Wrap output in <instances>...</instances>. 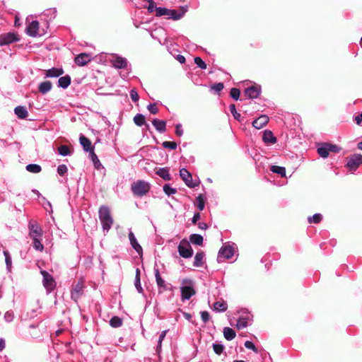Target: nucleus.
I'll return each instance as SVG.
<instances>
[{"instance_id": "1a4fd4ad", "label": "nucleus", "mask_w": 362, "mask_h": 362, "mask_svg": "<svg viewBox=\"0 0 362 362\" xmlns=\"http://www.w3.org/2000/svg\"><path fill=\"white\" fill-rule=\"evenodd\" d=\"M110 62L117 69H127L128 66L127 59L117 54H112L111 55Z\"/></svg>"}, {"instance_id": "774afa93", "label": "nucleus", "mask_w": 362, "mask_h": 362, "mask_svg": "<svg viewBox=\"0 0 362 362\" xmlns=\"http://www.w3.org/2000/svg\"><path fill=\"white\" fill-rule=\"evenodd\" d=\"M202 320L206 323L210 320V315L207 311H202L201 313Z\"/></svg>"}, {"instance_id": "e2e57ef3", "label": "nucleus", "mask_w": 362, "mask_h": 362, "mask_svg": "<svg viewBox=\"0 0 362 362\" xmlns=\"http://www.w3.org/2000/svg\"><path fill=\"white\" fill-rule=\"evenodd\" d=\"M244 345L247 349H251L255 353L258 352L257 349L251 341H246Z\"/></svg>"}, {"instance_id": "4be33fe9", "label": "nucleus", "mask_w": 362, "mask_h": 362, "mask_svg": "<svg viewBox=\"0 0 362 362\" xmlns=\"http://www.w3.org/2000/svg\"><path fill=\"white\" fill-rule=\"evenodd\" d=\"M79 141L84 151L90 153L91 151H93L90 141L85 136L81 134L79 138Z\"/></svg>"}, {"instance_id": "9b49d317", "label": "nucleus", "mask_w": 362, "mask_h": 362, "mask_svg": "<svg viewBox=\"0 0 362 362\" xmlns=\"http://www.w3.org/2000/svg\"><path fill=\"white\" fill-rule=\"evenodd\" d=\"M362 164V155L359 153H355L350 156L349 158L346 166L349 169V170L354 171L356 170L360 165Z\"/></svg>"}, {"instance_id": "bb28decb", "label": "nucleus", "mask_w": 362, "mask_h": 362, "mask_svg": "<svg viewBox=\"0 0 362 362\" xmlns=\"http://www.w3.org/2000/svg\"><path fill=\"white\" fill-rule=\"evenodd\" d=\"M52 87V83L49 81H46L40 83L38 86L39 92L42 94H46L51 90Z\"/></svg>"}, {"instance_id": "6ab92c4d", "label": "nucleus", "mask_w": 362, "mask_h": 362, "mask_svg": "<svg viewBox=\"0 0 362 362\" xmlns=\"http://www.w3.org/2000/svg\"><path fill=\"white\" fill-rule=\"evenodd\" d=\"M129 239L130 244H131L132 247H133V249L139 255H141L143 253V249H142L141 246L139 245V243H138L134 233L131 230H129Z\"/></svg>"}, {"instance_id": "473e14b6", "label": "nucleus", "mask_w": 362, "mask_h": 362, "mask_svg": "<svg viewBox=\"0 0 362 362\" xmlns=\"http://www.w3.org/2000/svg\"><path fill=\"white\" fill-rule=\"evenodd\" d=\"M203 240V237L200 234L194 233L189 236V241L196 245H202Z\"/></svg>"}, {"instance_id": "f03ea898", "label": "nucleus", "mask_w": 362, "mask_h": 362, "mask_svg": "<svg viewBox=\"0 0 362 362\" xmlns=\"http://www.w3.org/2000/svg\"><path fill=\"white\" fill-rule=\"evenodd\" d=\"M46 325L42 322L32 323L28 327V332L31 338L37 340H42L44 334L46 333Z\"/></svg>"}, {"instance_id": "f257e3e1", "label": "nucleus", "mask_w": 362, "mask_h": 362, "mask_svg": "<svg viewBox=\"0 0 362 362\" xmlns=\"http://www.w3.org/2000/svg\"><path fill=\"white\" fill-rule=\"evenodd\" d=\"M98 216L105 234L107 233L113 224V218L107 206L102 205L98 210Z\"/></svg>"}, {"instance_id": "13d9d810", "label": "nucleus", "mask_w": 362, "mask_h": 362, "mask_svg": "<svg viewBox=\"0 0 362 362\" xmlns=\"http://www.w3.org/2000/svg\"><path fill=\"white\" fill-rule=\"evenodd\" d=\"M134 286L136 289L139 293H142L144 290L141 284L140 277L135 278L134 279Z\"/></svg>"}, {"instance_id": "de8ad7c7", "label": "nucleus", "mask_w": 362, "mask_h": 362, "mask_svg": "<svg viewBox=\"0 0 362 362\" xmlns=\"http://www.w3.org/2000/svg\"><path fill=\"white\" fill-rule=\"evenodd\" d=\"M322 219V215L321 214L317 213L315 214L312 216H309L308 218V221L310 223H319Z\"/></svg>"}, {"instance_id": "864d4df0", "label": "nucleus", "mask_w": 362, "mask_h": 362, "mask_svg": "<svg viewBox=\"0 0 362 362\" xmlns=\"http://www.w3.org/2000/svg\"><path fill=\"white\" fill-rule=\"evenodd\" d=\"M162 146L165 148H170L171 150L176 149L177 146L175 141H163Z\"/></svg>"}, {"instance_id": "4468645a", "label": "nucleus", "mask_w": 362, "mask_h": 362, "mask_svg": "<svg viewBox=\"0 0 362 362\" xmlns=\"http://www.w3.org/2000/svg\"><path fill=\"white\" fill-rule=\"evenodd\" d=\"M187 8L182 7L180 11H177L175 9H168V19H173L174 21H177L181 19L185 13L187 12Z\"/></svg>"}, {"instance_id": "c9c22d12", "label": "nucleus", "mask_w": 362, "mask_h": 362, "mask_svg": "<svg viewBox=\"0 0 362 362\" xmlns=\"http://www.w3.org/2000/svg\"><path fill=\"white\" fill-rule=\"evenodd\" d=\"M270 170L276 174L281 175V177H286V168L282 166L278 165H272L270 168Z\"/></svg>"}, {"instance_id": "c756f323", "label": "nucleus", "mask_w": 362, "mask_h": 362, "mask_svg": "<svg viewBox=\"0 0 362 362\" xmlns=\"http://www.w3.org/2000/svg\"><path fill=\"white\" fill-rule=\"evenodd\" d=\"M213 308L216 312H225L228 308V305L224 300L216 301L214 303Z\"/></svg>"}, {"instance_id": "4c0bfd02", "label": "nucleus", "mask_w": 362, "mask_h": 362, "mask_svg": "<svg viewBox=\"0 0 362 362\" xmlns=\"http://www.w3.org/2000/svg\"><path fill=\"white\" fill-rule=\"evenodd\" d=\"M133 120L135 124L137 125L138 127H141L146 123L145 117L140 113L136 114L134 117Z\"/></svg>"}, {"instance_id": "a211bd4d", "label": "nucleus", "mask_w": 362, "mask_h": 362, "mask_svg": "<svg viewBox=\"0 0 362 362\" xmlns=\"http://www.w3.org/2000/svg\"><path fill=\"white\" fill-rule=\"evenodd\" d=\"M153 271H154V274H155V277H156V281L158 287V288H162L164 290H168V284L160 276V272H159L158 268H157V264L156 263L155 264V266H154V268H153Z\"/></svg>"}, {"instance_id": "423d86ee", "label": "nucleus", "mask_w": 362, "mask_h": 362, "mask_svg": "<svg viewBox=\"0 0 362 362\" xmlns=\"http://www.w3.org/2000/svg\"><path fill=\"white\" fill-rule=\"evenodd\" d=\"M235 249V244L223 245L218 251L217 261L223 262L226 259H230L234 255Z\"/></svg>"}, {"instance_id": "4d7b16f0", "label": "nucleus", "mask_w": 362, "mask_h": 362, "mask_svg": "<svg viewBox=\"0 0 362 362\" xmlns=\"http://www.w3.org/2000/svg\"><path fill=\"white\" fill-rule=\"evenodd\" d=\"M224 88L223 83H216L211 86V89L214 90L216 93H219Z\"/></svg>"}, {"instance_id": "a18cd8bd", "label": "nucleus", "mask_w": 362, "mask_h": 362, "mask_svg": "<svg viewBox=\"0 0 362 362\" xmlns=\"http://www.w3.org/2000/svg\"><path fill=\"white\" fill-rule=\"evenodd\" d=\"M163 190L168 196L173 195L177 192V189L172 187L170 184H165L163 186Z\"/></svg>"}, {"instance_id": "5fc2aeb1", "label": "nucleus", "mask_w": 362, "mask_h": 362, "mask_svg": "<svg viewBox=\"0 0 362 362\" xmlns=\"http://www.w3.org/2000/svg\"><path fill=\"white\" fill-rule=\"evenodd\" d=\"M147 2L148 3V6L146 7L148 12L151 13L154 11H156L157 6L156 3L153 0H148Z\"/></svg>"}, {"instance_id": "49530a36", "label": "nucleus", "mask_w": 362, "mask_h": 362, "mask_svg": "<svg viewBox=\"0 0 362 362\" xmlns=\"http://www.w3.org/2000/svg\"><path fill=\"white\" fill-rule=\"evenodd\" d=\"M59 154L62 156H67L71 154L69 148L66 145H62L58 148Z\"/></svg>"}, {"instance_id": "393cba45", "label": "nucleus", "mask_w": 362, "mask_h": 362, "mask_svg": "<svg viewBox=\"0 0 362 362\" xmlns=\"http://www.w3.org/2000/svg\"><path fill=\"white\" fill-rule=\"evenodd\" d=\"M263 141L267 144H274L276 142V138L269 130H265L262 136Z\"/></svg>"}, {"instance_id": "338daca9", "label": "nucleus", "mask_w": 362, "mask_h": 362, "mask_svg": "<svg viewBox=\"0 0 362 362\" xmlns=\"http://www.w3.org/2000/svg\"><path fill=\"white\" fill-rule=\"evenodd\" d=\"M327 146L329 152L338 153L341 150V148L335 144H327Z\"/></svg>"}, {"instance_id": "79ce46f5", "label": "nucleus", "mask_w": 362, "mask_h": 362, "mask_svg": "<svg viewBox=\"0 0 362 362\" xmlns=\"http://www.w3.org/2000/svg\"><path fill=\"white\" fill-rule=\"evenodd\" d=\"M43 15L49 18V20H52L56 17L57 15V9L55 8H50L46 9L43 12Z\"/></svg>"}, {"instance_id": "a878e982", "label": "nucleus", "mask_w": 362, "mask_h": 362, "mask_svg": "<svg viewBox=\"0 0 362 362\" xmlns=\"http://www.w3.org/2000/svg\"><path fill=\"white\" fill-rule=\"evenodd\" d=\"M14 112L19 119H25L28 117V112L27 108L24 106H17L14 109Z\"/></svg>"}, {"instance_id": "f3484780", "label": "nucleus", "mask_w": 362, "mask_h": 362, "mask_svg": "<svg viewBox=\"0 0 362 362\" xmlns=\"http://www.w3.org/2000/svg\"><path fill=\"white\" fill-rule=\"evenodd\" d=\"M38 30L39 22L37 21H33L26 28V33L30 37L40 36V34L38 33Z\"/></svg>"}, {"instance_id": "20e7f679", "label": "nucleus", "mask_w": 362, "mask_h": 362, "mask_svg": "<svg viewBox=\"0 0 362 362\" xmlns=\"http://www.w3.org/2000/svg\"><path fill=\"white\" fill-rule=\"evenodd\" d=\"M181 298L182 301L189 300L195 295L194 282L192 279H185L182 281L180 287Z\"/></svg>"}, {"instance_id": "c85d7f7f", "label": "nucleus", "mask_w": 362, "mask_h": 362, "mask_svg": "<svg viewBox=\"0 0 362 362\" xmlns=\"http://www.w3.org/2000/svg\"><path fill=\"white\" fill-rule=\"evenodd\" d=\"M205 254L203 251L197 252L194 256V261L193 265L196 267H202L204 264V258Z\"/></svg>"}, {"instance_id": "6e6d98bb", "label": "nucleus", "mask_w": 362, "mask_h": 362, "mask_svg": "<svg viewBox=\"0 0 362 362\" xmlns=\"http://www.w3.org/2000/svg\"><path fill=\"white\" fill-rule=\"evenodd\" d=\"M68 171V168L66 165L61 164L57 167V173L60 176H64Z\"/></svg>"}, {"instance_id": "5701e85b", "label": "nucleus", "mask_w": 362, "mask_h": 362, "mask_svg": "<svg viewBox=\"0 0 362 362\" xmlns=\"http://www.w3.org/2000/svg\"><path fill=\"white\" fill-rule=\"evenodd\" d=\"M152 124L155 129L160 134L164 133L166 130V122L158 119H153Z\"/></svg>"}, {"instance_id": "a19ab883", "label": "nucleus", "mask_w": 362, "mask_h": 362, "mask_svg": "<svg viewBox=\"0 0 362 362\" xmlns=\"http://www.w3.org/2000/svg\"><path fill=\"white\" fill-rule=\"evenodd\" d=\"M90 157L94 165V167L98 170L100 169L102 165L97 155L95 153L94 151H91V152L90 153Z\"/></svg>"}, {"instance_id": "412c9836", "label": "nucleus", "mask_w": 362, "mask_h": 362, "mask_svg": "<svg viewBox=\"0 0 362 362\" xmlns=\"http://www.w3.org/2000/svg\"><path fill=\"white\" fill-rule=\"evenodd\" d=\"M91 60V57L87 53H81L75 57V63L80 66H85Z\"/></svg>"}, {"instance_id": "2eb2a0df", "label": "nucleus", "mask_w": 362, "mask_h": 362, "mask_svg": "<svg viewBox=\"0 0 362 362\" xmlns=\"http://www.w3.org/2000/svg\"><path fill=\"white\" fill-rule=\"evenodd\" d=\"M19 40V35L16 33L10 32L4 35H1V46L18 42Z\"/></svg>"}, {"instance_id": "cd10ccee", "label": "nucleus", "mask_w": 362, "mask_h": 362, "mask_svg": "<svg viewBox=\"0 0 362 362\" xmlns=\"http://www.w3.org/2000/svg\"><path fill=\"white\" fill-rule=\"evenodd\" d=\"M71 79L70 76L66 75L62 76L58 79V86L65 89L69 86V85L71 84Z\"/></svg>"}, {"instance_id": "e433bc0d", "label": "nucleus", "mask_w": 362, "mask_h": 362, "mask_svg": "<svg viewBox=\"0 0 362 362\" xmlns=\"http://www.w3.org/2000/svg\"><path fill=\"white\" fill-rule=\"evenodd\" d=\"M196 206L199 211H202L205 206V200L203 194H200L196 197Z\"/></svg>"}, {"instance_id": "58836bf2", "label": "nucleus", "mask_w": 362, "mask_h": 362, "mask_svg": "<svg viewBox=\"0 0 362 362\" xmlns=\"http://www.w3.org/2000/svg\"><path fill=\"white\" fill-rule=\"evenodd\" d=\"M110 325L112 327L117 328L122 325V320L117 316H114L110 320Z\"/></svg>"}, {"instance_id": "8fccbe9b", "label": "nucleus", "mask_w": 362, "mask_h": 362, "mask_svg": "<svg viewBox=\"0 0 362 362\" xmlns=\"http://www.w3.org/2000/svg\"><path fill=\"white\" fill-rule=\"evenodd\" d=\"M194 61L198 67L201 68L202 69H206V64L202 60L201 57H194Z\"/></svg>"}, {"instance_id": "dca6fc26", "label": "nucleus", "mask_w": 362, "mask_h": 362, "mask_svg": "<svg viewBox=\"0 0 362 362\" xmlns=\"http://www.w3.org/2000/svg\"><path fill=\"white\" fill-rule=\"evenodd\" d=\"M28 228L29 235L31 238H42V230L38 224L30 222L28 224Z\"/></svg>"}, {"instance_id": "6e6552de", "label": "nucleus", "mask_w": 362, "mask_h": 362, "mask_svg": "<svg viewBox=\"0 0 362 362\" xmlns=\"http://www.w3.org/2000/svg\"><path fill=\"white\" fill-rule=\"evenodd\" d=\"M40 274H42V284L46 289L47 293H50L56 287V282L51 274H49L45 270H41Z\"/></svg>"}, {"instance_id": "7c9ffc66", "label": "nucleus", "mask_w": 362, "mask_h": 362, "mask_svg": "<svg viewBox=\"0 0 362 362\" xmlns=\"http://www.w3.org/2000/svg\"><path fill=\"white\" fill-rule=\"evenodd\" d=\"M156 175L163 178L164 180L170 181L171 176L169 173L168 168H160L156 171Z\"/></svg>"}, {"instance_id": "0e129e2a", "label": "nucleus", "mask_w": 362, "mask_h": 362, "mask_svg": "<svg viewBox=\"0 0 362 362\" xmlns=\"http://www.w3.org/2000/svg\"><path fill=\"white\" fill-rule=\"evenodd\" d=\"M14 314L13 311H7L4 314V320L7 322H10L13 320Z\"/></svg>"}, {"instance_id": "b1692460", "label": "nucleus", "mask_w": 362, "mask_h": 362, "mask_svg": "<svg viewBox=\"0 0 362 362\" xmlns=\"http://www.w3.org/2000/svg\"><path fill=\"white\" fill-rule=\"evenodd\" d=\"M64 74L62 68L52 67L46 71L45 76L47 78H56Z\"/></svg>"}, {"instance_id": "69168bd1", "label": "nucleus", "mask_w": 362, "mask_h": 362, "mask_svg": "<svg viewBox=\"0 0 362 362\" xmlns=\"http://www.w3.org/2000/svg\"><path fill=\"white\" fill-rule=\"evenodd\" d=\"M175 133L177 136H182L183 135L184 131L181 124L179 123L175 125Z\"/></svg>"}, {"instance_id": "680f3d73", "label": "nucleus", "mask_w": 362, "mask_h": 362, "mask_svg": "<svg viewBox=\"0 0 362 362\" xmlns=\"http://www.w3.org/2000/svg\"><path fill=\"white\" fill-rule=\"evenodd\" d=\"M147 109L153 115H156L158 112V108L156 107V105L155 103H150L147 106Z\"/></svg>"}, {"instance_id": "f704fd0d", "label": "nucleus", "mask_w": 362, "mask_h": 362, "mask_svg": "<svg viewBox=\"0 0 362 362\" xmlns=\"http://www.w3.org/2000/svg\"><path fill=\"white\" fill-rule=\"evenodd\" d=\"M328 148L327 144H322L317 148V153L322 158H326L329 153Z\"/></svg>"}, {"instance_id": "aec40b11", "label": "nucleus", "mask_w": 362, "mask_h": 362, "mask_svg": "<svg viewBox=\"0 0 362 362\" xmlns=\"http://www.w3.org/2000/svg\"><path fill=\"white\" fill-rule=\"evenodd\" d=\"M269 122V117L265 115H260L258 118L255 119L252 124V127L257 129L263 128Z\"/></svg>"}, {"instance_id": "09e8293b", "label": "nucleus", "mask_w": 362, "mask_h": 362, "mask_svg": "<svg viewBox=\"0 0 362 362\" xmlns=\"http://www.w3.org/2000/svg\"><path fill=\"white\" fill-rule=\"evenodd\" d=\"M229 110L234 118L238 121H240L241 115L236 111L235 105L234 104L230 105Z\"/></svg>"}, {"instance_id": "2f4dec72", "label": "nucleus", "mask_w": 362, "mask_h": 362, "mask_svg": "<svg viewBox=\"0 0 362 362\" xmlns=\"http://www.w3.org/2000/svg\"><path fill=\"white\" fill-rule=\"evenodd\" d=\"M5 257L6 269L8 273H11L12 271V258L11 255L7 250L3 252Z\"/></svg>"}, {"instance_id": "ddd939ff", "label": "nucleus", "mask_w": 362, "mask_h": 362, "mask_svg": "<svg viewBox=\"0 0 362 362\" xmlns=\"http://www.w3.org/2000/svg\"><path fill=\"white\" fill-rule=\"evenodd\" d=\"M261 86L257 84L252 85L245 90V94L251 99H255L259 97L261 93Z\"/></svg>"}, {"instance_id": "052dcab7", "label": "nucleus", "mask_w": 362, "mask_h": 362, "mask_svg": "<svg viewBox=\"0 0 362 362\" xmlns=\"http://www.w3.org/2000/svg\"><path fill=\"white\" fill-rule=\"evenodd\" d=\"M129 95L133 102L136 103L139 100V96L135 89H132L129 92Z\"/></svg>"}, {"instance_id": "37998d69", "label": "nucleus", "mask_w": 362, "mask_h": 362, "mask_svg": "<svg viewBox=\"0 0 362 362\" xmlns=\"http://www.w3.org/2000/svg\"><path fill=\"white\" fill-rule=\"evenodd\" d=\"M33 240V247L35 250L42 252L44 250V246L41 243V238H32Z\"/></svg>"}, {"instance_id": "0eeeda50", "label": "nucleus", "mask_w": 362, "mask_h": 362, "mask_svg": "<svg viewBox=\"0 0 362 362\" xmlns=\"http://www.w3.org/2000/svg\"><path fill=\"white\" fill-rule=\"evenodd\" d=\"M85 286L83 284V279H80L79 281L74 284L71 290V298L74 302L78 303V300L83 296L84 293Z\"/></svg>"}, {"instance_id": "9d476101", "label": "nucleus", "mask_w": 362, "mask_h": 362, "mask_svg": "<svg viewBox=\"0 0 362 362\" xmlns=\"http://www.w3.org/2000/svg\"><path fill=\"white\" fill-rule=\"evenodd\" d=\"M179 255L183 258H189L193 255V250L188 242L182 240L177 247Z\"/></svg>"}, {"instance_id": "39448f33", "label": "nucleus", "mask_w": 362, "mask_h": 362, "mask_svg": "<svg viewBox=\"0 0 362 362\" xmlns=\"http://www.w3.org/2000/svg\"><path fill=\"white\" fill-rule=\"evenodd\" d=\"M239 317L237 320L236 327L243 329L250 325L252 321V315L248 310L243 308L238 311Z\"/></svg>"}, {"instance_id": "bf43d9fd", "label": "nucleus", "mask_w": 362, "mask_h": 362, "mask_svg": "<svg viewBox=\"0 0 362 362\" xmlns=\"http://www.w3.org/2000/svg\"><path fill=\"white\" fill-rule=\"evenodd\" d=\"M167 332H168L167 330H163L160 334L159 338H158V345H157V351H158V349H160L162 341L165 339Z\"/></svg>"}, {"instance_id": "f8f14e48", "label": "nucleus", "mask_w": 362, "mask_h": 362, "mask_svg": "<svg viewBox=\"0 0 362 362\" xmlns=\"http://www.w3.org/2000/svg\"><path fill=\"white\" fill-rule=\"evenodd\" d=\"M180 176L187 187L194 188L197 186V184L192 181V174L186 168L180 170Z\"/></svg>"}, {"instance_id": "3c124183", "label": "nucleus", "mask_w": 362, "mask_h": 362, "mask_svg": "<svg viewBox=\"0 0 362 362\" xmlns=\"http://www.w3.org/2000/svg\"><path fill=\"white\" fill-rule=\"evenodd\" d=\"M168 9L165 7H157L156 10V17H161L163 16H166L168 13Z\"/></svg>"}, {"instance_id": "7ed1b4c3", "label": "nucleus", "mask_w": 362, "mask_h": 362, "mask_svg": "<svg viewBox=\"0 0 362 362\" xmlns=\"http://www.w3.org/2000/svg\"><path fill=\"white\" fill-rule=\"evenodd\" d=\"M150 189L151 184L143 180H136L131 185L132 194L139 197L146 195L150 191Z\"/></svg>"}, {"instance_id": "72a5a7b5", "label": "nucleus", "mask_w": 362, "mask_h": 362, "mask_svg": "<svg viewBox=\"0 0 362 362\" xmlns=\"http://www.w3.org/2000/svg\"><path fill=\"white\" fill-rule=\"evenodd\" d=\"M223 336L226 340L231 341L235 337L236 333L232 328L224 327Z\"/></svg>"}, {"instance_id": "603ef678", "label": "nucleus", "mask_w": 362, "mask_h": 362, "mask_svg": "<svg viewBox=\"0 0 362 362\" xmlns=\"http://www.w3.org/2000/svg\"><path fill=\"white\" fill-rule=\"evenodd\" d=\"M240 91L239 89H238L236 88H233L230 89V95L234 100H238L240 98Z\"/></svg>"}, {"instance_id": "c03bdc74", "label": "nucleus", "mask_w": 362, "mask_h": 362, "mask_svg": "<svg viewBox=\"0 0 362 362\" xmlns=\"http://www.w3.org/2000/svg\"><path fill=\"white\" fill-rule=\"evenodd\" d=\"M212 347H213V349H214V351L215 352L216 354L220 356L224 351L225 349V346L223 344L221 343H214L212 344Z\"/></svg>"}, {"instance_id": "ea45409f", "label": "nucleus", "mask_w": 362, "mask_h": 362, "mask_svg": "<svg viewBox=\"0 0 362 362\" xmlns=\"http://www.w3.org/2000/svg\"><path fill=\"white\" fill-rule=\"evenodd\" d=\"M26 170L33 173H38L42 170V168L40 165L35 163L28 164L25 167Z\"/></svg>"}]
</instances>
